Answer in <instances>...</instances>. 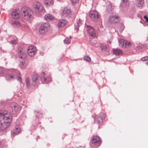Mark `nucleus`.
Returning <instances> with one entry per match:
<instances>
[{
  "label": "nucleus",
  "mask_w": 148,
  "mask_h": 148,
  "mask_svg": "<svg viewBox=\"0 0 148 148\" xmlns=\"http://www.w3.org/2000/svg\"><path fill=\"white\" fill-rule=\"evenodd\" d=\"M12 121V117L7 111L2 110L0 112V132L8 127Z\"/></svg>",
  "instance_id": "obj_1"
},
{
  "label": "nucleus",
  "mask_w": 148,
  "mask_h": 148,
  "mask_svg": "<svg viewBox=\"0 0 148 148\" xmlns=\"http://www.w3.org/2000/svg\"><path fill=\"white\" fill-rule=\"evenodd\" d=\"M5 77L6 79L8 81L16 79L20 82H22L21 74L16 69L8 71L7 73L5 75Z\"/></svg>",
  "instance_id": "obj_2"
},
{
  "label": "nucleus",
  "mask_w": 148,
  "mask_h": 148,
  "mask_svg": "<svg viewBox=\"0 0 148 148\" xmlns=\"http://www.w3.org/2000/svg\"><path fill=\"white\" fill-rule=\"evenodd\" d=\"M21 13L23 18L26 20H29L31 17L33 13L31 9L26 6L21 8Z\"/></svg>",
  "instance_id": "obj_3"
},
{
  "label": "nucleus",
  "mask_w": 148,
  "mask_h": 148,
  "mask_svg": "<svg viewBox=\"0 0 148 148\" xmlns=\"http://www.w3.org/2000/svg\"><path fill=\"white\" fill-rule=\"evenodd\" d=\"M50 27V25L48 22L42 23L40 27L39 32L41 34H45L48 31Z\"/></svg>",
  "instance_id": "obj_4"
},
{
  "label": "nucleus",
  "mask_w": 148,
  "mask_h": 148,
  "mask_svg": "<svg viewBox=\"0 0 148 148\" xmlns=\"http://www.w3.org/2000/svg\"><path fill=\"white\" fill-rule=\"evenodd\" d=\"M89 15L91 19L93 21L97 22L100 19V16L96 10L90 11Z\"/></svg>",
  "instance_id": "obj_5"
},
{
  "label": "nucleus",
  "mask_w": 148,
  "mask_h": 148,
  "mask_svg": "<svg viewBox=\"0 0 148 148\" xmlns=\"http://www.w3.org/2000/svg\"><path fill=\"white\" fill-rule=\"evenodd\" d=\"M41 80L42 83H47L51 81V78L50 75H47L45 72H43L41 74Z\"/></svg>",
  "instance_id": "obj_6"
},
{
  "label": "nucleus",
  "mask_w": 148,
  "mask_h": 148,
  "mask_svg": "<svg viewBox=\"0 0 148 148\" xmlns=\"http://www.w3.org/2000/svg\"><path fill=\"white\" fill-rule=\"evenodd\" d=\"M18 56L19 58L23 60L27 58V54L22 47H19L18 48Z\"/></svg>",
  "instance_id": "obj_7"
},
{
  "label": "nucleus",
  "mask_w": 148,
  "mask_h": 148,
  "mask_svg": "<svg viewBox=\"0 0 148 148\" xmlns=\"http://www.w3.org/2000/svg\"><path fill=\"white\" fill-rule=\"evenodd\" d=\"M36 48L34 45L29 46L27 50L29 55L31 57L34 56L36 53Z\"/></svg>",
  "instance_id": "obj_8"
},
{
  "label": "nucleus",
  "mask_w": 148,
  "mask_h": 148,
  "mask_svg": "<svg viewBox=\"0 0 148 148\" xmlns=\"http://www.w3.org/2000/svg\"><path fill=\"white\" fill-rule=\"evenodd\" d=\"M10 108L12 110L14 113L18 112L21 109V108L15 102H12L9 105Z\"/></svg>",
  "instance_id": "obj_9"
},
{
  "label": "nucleus",
  "mask_w": 148,
  "mask_h": 148,
  "mask_svg": "<svg viewBox=\"0 0 148 148\" xmlns=\"http://www.w3.org/2000/svg\"><path fill=\"white\" fill-rule=\"evenodd\" d=\"M33 7L36 11L39 12L42 11L44 9L42 4L39 2H37L35 3L33 5Z\"/></svg>",
  "instance_id": "obj_10"
},
{
  "label": "nucleus",
  "mask_w": 148,
  "mask_h": 148,
  "mask_svg": "<svg viewBox=\"0 0 148 148\" xmlns=\"http://www.w3.org/2000/svg\"><path fill=\"white\" fill-rule=\"evenodd\" d=\"M101 140L99 137L98 136H95L92 137L90 143L94 145L97 144L98 146H99Z\"/></svg>",
  "instance_id": "obj_11"
},
{
  "label": "nucleus",
  "mask_w": 148,
  "mask_h": 148,
  "mask_svg": "<svg viewBox=\"0 0 148 148\" xmlns=\"http://www.w3.org/2000/svg\"><path fill=\"white\" fill-rule=\"evenodd\" d=\"M87 32L88 35L92 37H95L96 36L95 32L93 28L90 26H87Z\"/></svg>",
  "instance_id": "obj_12"
},
{
  "label": "nucleus",
  "mask_w": 148,
  "mask_h": 148,
  "mask_svg": "<svg viewBox=\"0 0 148 148\" xmlns=\"http://www.w3.org/2000/svg\"><path fill=\"white\" fill-rule=\"evenodd\" d=\"M106 115L105 114L101 113L100 114L97 119V123L99 125L102 124V122L104 120L106 117Z\"/></svg>",
  "instance_id": "obj_13"
},
{
  "label": "nucleus",
  "mask_w": 148,
  "mask_h": 148,
  "mask_svg": "<svg viewBox=\"0 0 148 148\" xmlns=\"http://www.w3.org/2000/svg\"><path fill=\"white\" fill-rule=\"evenodd\" d=\"M119 17L117 15L110 16L109 18V22L112 24L116 23L118 21Z\"/></svg>",
  "instance_id": "obj_14"
},
{
  "label": "nucleus",
  "mask_w": 148,
  "mask_h": 148,
  "mask_svg": "<svg viewBox=\"0 0 148 148\" xmlns=\"http://www.w3.org/2000/svg\"><path fill=\"white\" fill-rule=\"evenodd\" d=\"M38 79V74L34 75L32 77V85L35 86H37V82Z\"/></svg>",
  "instance_id": "obj_15"
},
{
  "label": "nucleus",
  "mask_w": 148,
  "mask_h": 148,
  "mask_svg": "<svg viewBox=\"0 0 148 148\" xmlns=\"http://www.w3.org/2000/svg\"><path fill=\"white\" fill-rule=\"evenodd\" d=\"M136 5L140 8H142L145 4L144 0H136L135 3Z\"/></svg>",
  "instance_id": "obj_16"
},
{
  "label": "nucleus",
  "mask_w": 148,
  "mask_h": 148,
  "mask_svg": "<svg viewBox=\"0 0 148 148\" xmlns=\"http://www.w3.org/2000/svg\"><path fill=\"white\" fill-rule=\"evenodd\" d=\"M106 11L108 13H110L111 12L113 8L111 3L109 1H108L106 2Z\"/></svg>",
  "instance_id": "obj_17"
},
{
  "label": "nucleus",
  "mask_w": 148,
  "mask_h": 148,
  "mask_svg": "<svg viewBox=\"0 0 148 148\" xmlns=\"http://www.w3.org/2000/svg\"><path fill=\"white\" fill-rule=\"evenodd\" d=\"M12 16L13 18L18 19L19 17V15L17 11V10L14 9L12 11Z\"/></svg>",
  "instance_id": "obj_18"
},
{
  "label": "nucleus",
  "mask_w": 148,
  "mask_h": 148,
  "mask_svg": "<svg viewBox=\"0 0 148 148\" xmlns=\"http://www.w3.org/2000/svg\"><path fill=\"white\" fill-rule=\"evenodd\" d=\"M20 131V129L18 127H16L15 129L11 131V134L12 136H14L18 134Z\"/></svg>",
  "instance_id": "obj_19"
},
{
  "label": "nucleus",
  "mask_w": 148,
  "mask_h": 148,
  "mask_svg": "<svg viewBox=\"0 0 148 148\" xmlns=\"http://www.w3.org/2000/svg\"><path fill=\"white\" fill-rule=\"evenodd\" d=\"M129 5V2L128 0H122L121 3L120 7H127Z\"/></svg>",
  "instance_id": "obj_20"
},
{
  "label": "nucleus",
  "mask_w": 148,
  "mask_h": 148,
  "mask_svg": "<svg viewBox=\"0 0 148 148\" xmlns=\"http://www.w3.org/2000/svg\"><path fill=\"white\" fill-rule=\"evenodd\" d=\"M66 21L64 19L60 20L58 23V25L59 28L64 26L66 23Z\"/></svg>",
  "instance_id": "obj_21"
},
{
  "label": "nucleus",
  "mask_w": 148,
  "mask_h": 148,
  "mask_svg": "<svg viewBox=\"0 0 148 148\" xmlns=\"http://www.w3.org/2000/svg\"><path fill=\"white\" fill-rule=\"evenodd\" d=\"M44 17L46 20L47 21L52 20L54 18L52 16L49 14H46L45 16Z\"/></svg>",
  "instance_id": "obj_22"
},
{
  "label": "nucleus",
  "mask_w": 148,
  "mask_h": 148,
  "mask_svg": "<svg viewBox=\"0 0 148 148\" xmlns=\"http://www.w3.org/2000/svg\"><path fill=\"white\" fill-rule=\"evenodd\" d=\"M81 24L79 19V20H77L74 25L75 29V30L78 29H79L80 25H81Z\"/></svg>",
  "instance_id": "obj_23"
},
{
  "label": "nucleus",
  "mask_w": 148,
  "mask_h": 148,
  "mask_svg": "<svg viewBox=\"0 0 148 148\" xmlns=\"http://www.w3.org/2000/svg\"><path fill=\"white\" fill-rule=\"evenodd\" d=\"M113 51L115 55H119L122 54L121 50L118 49H113Z\"/></svg>",
  "instance_id": "obj_24"
},
{
  "label": "nucleus",
  "mask_w": 148,
  "mask_h": 148,
  "mask_svg": "<svg viewBox=\"0 0 148 148\" xmlns=\"http://www.w3.org/2000/svg\"><path fill=\"white\" fill-rule=\"evenodd\" d=\"M119 45L120 47L123 48H125L126 47V43H125V41H124L122 40H119Z\"/></svg>",
  "instance_id": "obj_25"
},
{
  "label": "nucleus",
  "mask_w": 148,
  "mask_h": 148,
  "mask_svg": "<svg viewBox=\"0 0 148 148\" xmlns=\"http://www.w3.org/2000/svg\"><path fill=\"white\" fill-rule=\"evenodd\" d=\"M71 10L68 9H65L64 10V11L63 12L64 14H66V16L68 15L70 13Z\"/></svg>",
  "instance_id": "obj_26"
},
{
  "label": "nucleus",
  "mask_w": 148,
  "mask_h": 148,
  "mask_svg": "<svg viewBox=\"0 0 148 148\" xmlns=\"http://www.w3.org/2000/svg\"><path fill=\"white\" fill-rule=\"evenodd\" d=\"M26 83L27 88H29L30 86L29 79L28 78H27L26 79Z\"/></svg>",
  "instance_id": "obj_27"
},
{
  "label": "nucleus",
  "mask_w": 148,
  "mask_h": 148,
  "mask_svg": "<svg viewBox=\"0 0 148 148\" xmlns=\"http://www.w3.org/2000/svg\"><path fill=\"white\" fill-rule=\"evenodd\" d=\"M44 3L47 5H49L53 4L52 0H45Z\"/></svg>",
  "instance_id": "obj_28"
},
{
  "label": "nucleus",
  "mask_w": 148,
  "mask_h": 148,
  "mask_svg": "<svg viewBox=\"0 0 148 148\" xmlns=\"http://www.w3.org/2000/svg\"><path fill=\"white\" fill-rule=\"evenodd\" d=\"M9 42L10 44L12 45L16 44L18 42L17 38H14L13 40H11V41Z\"/></svg>",
  "instance_id": "obj_29"
},
{
  "label": "nucleus",
  "mask_w": 148,
  "mask_h": 148,
  "mask_svg": "<svg viewBox=\"0 0 148 148\" xmlns=\"http://www.w3.org/2000/svg\"><path fill=\"white\" fill-rule=\"evenodd\" d=\"M26 64L25 62L22 61L21 62L20 66L21 69H24L25 66Z\"/></svg>",
  "instance_id": "obj_30"
},
{
  "label": "nucleus",
  "mask_w": 148,
  "mask_h": 148,
  "mask_svg": "<svg viewBox=\"0 0 148 148\" xmlns=\"http://www.w3.org/2000/svg\"><path fill=\"white\" fill-rule=\"evenodd\" d=\"M71 37H70L69 38H66L64 40V42L65 43L67 44H69L71 42V40L70 39V38Z\"/></svg>",
  "instance_id": "obj_31"
},
{
  "label": "nucleus",
  "mask_w": 148,
  "mask_h": 148,
  "mask_svg": "<svg viewBox=\"0 0 148 148\" xmlns=\"http://www.w3.org/2000/svg\"><path fill=\"white\" fill-rule=\"evenodd\" d=\"M84 59L85 60L88 62H89L91 60V59L88 56H85L84 57Z\"/></svg>",
  "instance_id": "obj_32"
},
{
  "label": "nucleus",
  "mask_w": 148,
  "mask_h": 148,
  "mask_svg": "<svg viewBox=\"0 0 148 148\" xmlns=\"http://www.w3.org/2000/svg\"><path fill=\"white\" fill-rule=\"evenodd\" d=\"M140 60L142 61H145L148 60V56L142 58Z\"/></svg>",
  "instance_id": "obj_33"
},
{
  "label": "nucleus",
  "mask_w": 148,
  "mask_h": 148,
  "mask_svg": "<svg viewBox=\"0 0 148 148\" xmlns=\"http://www.w3.org/2000/svg\"><path fill=\"white\" fill-rule=\"evenodd\" d=\"M4 72V69L1 67H0V76H1L3 74Z\"/></svg>",
  "instance_id": "obj_34"
},
{
  "label": "nucleus",
  "mask_w": 148,
  "mask_h": 148,
  "mask_svg": "<svg viewBox=\"0 0 148 148\" xmlns=\"http://www.w3.org/2000/svg\"><path fill=\"white\" fill-rule=\"evenodd\" d=\"M124 26L123 24H121L119 29V31L121 32L124 29Z\"/></svg>",
  "instance_id": "obj_35"
},
{
  "label": "nucleus",
  "mask_w": 148,
  "mask_h": 148,
  "mask_svg": "<svg viewBox=\"0 0 148 148\" xmlns=\"http://www.w3.org/2000/svg\"><path fill=\"white\" fill-rule=\"evenodd\" d=\"M125 43H126V48H128L131 47V43L130 42L125 41Z\"/></svg>",
  "instance_id": "obj_36"
},
{
  "label": "nucleus",
  "mask_w": 148,
  "mask_h": 148,
  "mask_svg": "<svg viewBox=\"0 0 148 148\" xmlns=\"http://www.w3.org/2000/svg\"><path fill=\"white\" fill-rule=\"evenodd\" d=\"M79 0H71L72 2V4L73 5H74L75 4L78 2Z\"/></svg>",
  "instance_id": "obj_37"
},
{
  "label": "nucleus",
  "mask_w": 148,
  "mask_h": 148,
  "mask_svg": "<svg viewBox=\"0 0 148 148\" xmlns=\"http://www.w3.org/2000/svg\"><path fill=\"white\" fill-rule=\"evenodd\" d=\"M13 24H15L17 26H18L20 25V23L18 21H15L13 23Z\"/></svg>",
  "instance_id": "obj_38"
},
{
  "label": "nucleus",
  "mask_w": 148,
  "mask_h": 148,
  "mask_svg": "<svg viewBox=\"0 0 148 148\" xmlns=\"http://www.w3.org/2000/svg\"><path fill=\"white\" fill-rule=\"evenodd\" d=\"M144 18L146 20V21L147 22H148V17L146 16H144Z\"/></svg>",
  "instance_id": "obj_39"
},
{
  "label": "nucleus",
  "mask_w": 148,
  "mask_h": 148,
  "mask_svg": "<svg viewBox=\"0 0 148 148\" xmlns=\"http://www.w3.org/2000/svg\"><path fill=\"white\" fill-rule=\"evenodd\" d=\"M3 101H0V106L3 105Z\"/></svg>",
  "instance_id": "obj_40"
},
{
  "label": "nucleus",
  "mask_w": 148,
  "mask_h": 148,
  "mask_svg": "<svg viewBox=\"0 0 148 148\" xmlns=\"http://www.w3.org/2000/svg\"><path fill=\"white\" fill-rule=\"evenodd\" d=\"M3 144V142L2 141H0V146Z\"/></svg>",
  "instance_id": "obj_41"
},
{
  "label": "nucleus",
  "mask_w": 148,
  "mask_h": 148,
  "mask_svg": "<svg viewBox=\"0 0 148 148\" xmlns=\"http://www.w3.org/2000/svg\"><path fill=\"white\" fill-rule=\"evenodd\" d=\"M38 114L39 115V114H40V115H42V114L41 112L39 113V112H38Z\"/></svg>",
  "instance_id": "obj_42"
},
{
  "label": "nucleus",
  "mask_w": 148,
  "mask_h": 148,
  "mask_svg": "<svg viewBox=\"0 0 148 148\" xmlns=\"http://www.w3.org/2000/svg\"><path fill=\"white\" fill-rule=\"evenodd\" d=\"M36 116L37 118H38L39 117H38V115L37 114H36Z\"/></svg>",
  "instance_id": "obj_43"
},
{
  "label": "nucleus",
  "mask_w": 148,
  "mask_h": 148,
  "mask_svg": "<svg viewBox=\"0 0 148 148\" xmlns=\"http://www.w3.org/2000/svg\"><path fill=\"white\" fill-rule=\"evenodd\" d=\"M112 29L113 30V32H114L115 31V29H114V28H113Z\"/></svg>",
  "instance_id": "obj_44"
},
{
  "label": "nucleus",
  "mask_w": 148,
  "mask_h": 148,
  "mask_svg": "<svg viewBox=\"0 0 148 148\" xmlns=\"http://www.w3.org/2000/svg\"><path fill=\"white\" fill-rule=\"evenodd\" d=\"M100 27H102V25L101 26L100 25Z\"/></svg>",
  "instance_id": "obj_45"
},
{
  "label": "nucleus",
  "mask_w": 148,
  "mask_h": 148,
  "mask_svg": "<svg viewBox=\"0 0 148 148\" xmlns=\"http://www.w3.org/2000/svg\"><path fill=\"white\" fill-rule=\"evenodd\" d=\"M93 119H94V120H95V118L94 117H93Z\"/></svg>",
  "instance_id": "obj_46"
},
{
  "label": "nucleus",
  "mask_w": 148,
  "mask_h": 148,
  "mask_svg": "<svg viewBox=\"0 0 148 148\" xmlns=\"http://www.w3.org/2000/svg\"><path fill=\"white\" fill-rule=\"evenodd\" d=\"M140 22L141 23V21H140Z\"/></svg>",
  "instance_id": "obj_47"
}]
</instances>
